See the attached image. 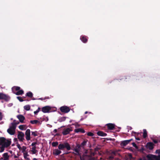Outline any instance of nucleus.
I'll return each mask as SVG.
<instances>
[{
    "label": "nucleus",
    "instance_id": "1a4fd4ad",
    "mask_svg": "<svg viewBox=\"0 0 160 160\" xmlns=\"http://www.w3.org/2000/svg\"><path fill=\"white\" fill-rule=\"evenodd\" d=\"M154 144L152 142H148L146 145V147L147 149L150 150H152L154 148Z\"/></svg>",
    "mask_w": 160,
    "mask_h": 160
},
{
    "label": "nucleus",
    "instance_id": "de8ad7c7",
    "mask_svg": "<svg viewBox=\"0 0 160 160\" xmlns=\"http://www.w3.org/2000/svg\"><path fill=\"white\" fill-rule=\"evenodd\" d=\"M156 153L158 154H160V149H157L156 151Z\"/></svg>",
    "mask_w": 160,
    "mask_h": 160
},
{
    "label": "nucleus",
    "instance_id": "39448f33",
    "mask_svg": "<svg viewBox=\"0 0 160 160\" xmlns=\"http://www.w3.org/2000/svg\"><path fill=\"white\" fill-rule=\"evenodd\" d=\"M18 138L19 141L23 142L25 140L24 138V134L22 132L18 131Z\"/></svg>",
    "mask_w": 160,
    "mask_h": 160
},
{
    "label": "nucleus",
    "instance_id": "dca6fc26",
    "mask_svg": "<svg viewBox=\"0 0 160 160\" xmlns=\"http://www.w3.org/2000/svg\"><path fill=\"white\" fill-rule=\"evenodd\" d=\"M61 152V151L59 149H56L53 150V153L55 155H59Z\"/></svg>",
    "mask_w": 160,
    "mask_h": 160
},
{
    "label": "nucleus",
    "instance_id": "680f3d73",
    "mask_svg": "<svg viewBox=\"0 0 160 160\" xmlns=\"http://www.w3.org/2000/svg\"><path fill=\"white\" fill-rule=\"evenodd\" d=\"M132 132L133 133H136V132Z\"/></svg>",
    "mask_w": 160,
    "mask_h": 160
},
{
    "label": "nucleus",
    "instance_id": "a878e982",
    "mask_svg": "<svg viewBox=\"0 0 160 160\" xmlns=\"http://www.w3.org/2000/svg\"><path fill=\"white\" fill-rule=\"evenodd\" d=\"M143 131V137L144 138H145L147 137V131L145 129H144Z\"/></svg>",
    "mask_w": 160,
    "mask_h": 160
},
{
    "label": "nucleus",
    "instance_id": "603ef678",
    "mask_svg": "<svg viewBox=\"0 0 160 160\" xmlns=\"http://www.w3.org/2000/svg\"><path fill=\"white\" fill-rule=\"evenodd\" d=\"M77 147H78V148H80L82 147L81 146H80V145H77Z\"/></svg>",
    "mask_w": 160,
    "mask_h": 160
},
{
    "label": "nucleus",
    "instance_id": "72a5a7b5",
    "mask_svg": "<svg viewBox=\"0 0 160 160\" xmlns=\"http://www.w3.org/2000/svg\"><path fill=\"white\" fill-rule=\"evenodd\" d=\"M58 142H54L52 143V146L53 147H56L58 145Z\"/></svg>",
    "mask_w": 160,
    "mask_h": 160
},
{
    "label": "nucleus",
    "instance_id": "c85d7f7f",
    "mask_svg": "<svg viewBox=\"0 0 160 160\" xmlns=\"http://www.w3.org/2000/svg\"><path fill=\"white\" fill-rule=\"evenodd\" d=\"M24 108L27 111H28L30 109V106L28 105H26L24 107Z\"/></svg>",
    "mask_w": 160,
    "mask_h": 160
},
{
    "label": "nucleus",
    "instance_id": "a211bd4d",
    "mask_svg": "<svg viewBox=\"0 0 160 160\" xmlns=\"http://www.w3.org/2000/svg\"><path fill=\"white\" fill-rule=\"evenodd\" d=\"M20 89V88L18 86H14L12 88V92L14 93L16 91H18Z\"/></svg>",
    "mask_w": 160,
    "mask_h": 160
},
{
    "label": "nucleus",
    "instance_id": "9d476101",
    "mask_svg": "<svg viewBox=\"0 0 160 160\" xmlns=\"http://www.w3.org/2000/svg\"><path fill=\"white\" fill-rule=\"evenodd\" d=\"M26 139L27 141L30 140V130L29 129H27L25 132Z\"/></svg>",
    "mask_w": 160,
    "mask_h": 160
},
{
    "label": "nucleus",
    "instance_id": "f704fd0d",
    "mask_svg": "<svg viewBox=\"0 0 160 160\" xmlns=\"http://www.w3.org/2000/svg\"><path fill=\"white\" fill-rule=\"evenodd\" d=\"M73 150L75 152L77 153H76V154L78 155L79 154V150L78 148H75Z\"/></svg>",
    "mask_w": 160,
    "mask_h": 160
},
{
    "label": "nucleus",
    "instance_id": "e433bc0d",
    "mask_svg": "<svg viewBox=\"0 0 160 160\" xmlns=\"http://www.w3.org/2000/svg\"><path fill=\"white\" fill-rule=\"evenodd\" d=\"M132 146L134 147L136 149H138V147L137 145L135 143L133 142V143H132Z\"/></svg>",
    "mask_w": 160,
    "mask_h": 160
},
{
    "label": "nucleus",
    "instance_id": "393cba45",
    "mask_svg": "<svg viewBox=\"0 0 160 160\" xmlns=\"http://www.w3.org/2000/svg\"><path fill=\"white\" fill-rule=\"evenodd\" d=\"M33 93L31 92H29L26 94V96L30 98H32L33 97Z\"/></svg>",
    "mask_w": 160,
    "mask_h": 160
},
{
    "label": "nucleus",
    "instance_id": "cd10ccee",
    "mask_svg": "<svg viewBox=\"0 0 160 160\" xmlns=\"http://www.w3.org/2000/svg\"><path fill=\"white\" fill-rule=\"evenodd\" d=\"M87 141V140H85L83 141V142L81 144L80 146H81L83 148L86 145Z\"/></svg>",
    "mask_w": 160,
    "mask_h": 160
},
{
    "label": "nucleus",
    "instance_id": "ea45409f",
    "mask_svg": "<svg viewBox=\"0 0 160 160\" xmlns=\"http://www.w3.org/2000/svg\"><path fill=\"white\" fill-rule=\"evenodd\" d=\"M144 149L143 147H141L140 149H138V151L141 152H142L144 151Z\"/></svg>",
    "mask_w": 160,
    "mask_h": 160
},
{
    "label": "nucleus",
    "instance_id": "37998d69",
    "mask_svg": "<svg viewBox=\"0 0 160 160\" xmlns=\"http://www.w3.org/2000/svg\"><path fill=\"white\" fill-rule=\"evenodd\" d=\"M2 118V113L0 112V121H1Z\"/></svg>",
    "mask_w": 160,
    "mask_h": 160
},
{
    "label": "nucleus",
    "instance_id": "473e14b6",
    "mask_svg": "<svg viewBox=\"0 0 160 160\" xmlns=\"http://www.w3.org/2000/svg\"><path fill=\"white\" fill-rule=\"evenodd\" d=\"M23 156L25 159L28 158L27 157L29 156L28 151H26V152L23 153Z\"/></svg>",
    "mask_w": 160,
    "mask_h": 160
},
{
    "label": "nucleus",
    "instance_id": "f3484780",
    "mask_svg": "<svg viewBox=\"0 0 160 160\" xmlns=\"http://www.w3.org/2000/svg\"><path fill=\"white\" fill-rule=\"evenodd\" d=\"M11 135H13L15 132V130L9 128L7 131Z\"/></svg>",
    "mask_w": 160,
    "mask_h": 160
},
{
    "label": "nucleus",
    "instance_id": "79ce46f5",
    "mask_svg": "<svg viewBox=\"0 0 160 160\" xmlns=\"http://www.w3.org/2000/svg\"><path fill=\"white\" fill-rule=\"evenodd\" d=\"M100 149V148L97 147L94 148L95 152H96L97 151H98V150Z\"/></svg>",
    "mask_w": 160,
    "mask_h": 160
},
{
    "label": "nucleus",
    "instance_id": "f257e3e1",
    "mask_svg": "<svg viewBox=\"0 0 160 160\" xmlns=\"http://www.w3.org/2000/svg\"><path fill=\"white\" fill-rule=\"evenodd\" d=\"M11 143L10 139H7L3 137L0 138V145L8 148L11 145Z\"/></svg>",
    "mask_w": 160,
    "mask_h": 160
},
{
    "label": "nucleus",
    "instance_id": "b1692460",
    "mask_svg": "<svg viewBox=\"0 0 160 160\" xmlns=\"http://www.w3.org/2000/svg\"><path fill=\"white\" fill-rule=\"evenodd\" d=\"M66 117H61L58 120V121L59 122L64 121L66 119Z\"/></svg>",
    "mask_w": 160,
    "mask_h": 160
},
{
    "label": "nucleus",
    "instance_id": "bf43d9fd",
    "mask_svg": "<svg viewBox=\"0 0 160 160\" xmlns=\"http://www.w3.org/2000/svg\"><path fill=\"white\" fill-rule=\"evenodd\" d=\"M33 160H37V159H36V158H34L33 159Z\"/></svg>",
    "mask_w": 160,
    "mask_h": 160
},
{
    "label": "nucleus",
    "instance_id": "49530a36",
    "mask_svg": "<svg viewBox=\"0 0 160 160\" xmlns=\"http://www.w3.org/2000/svg\"><path fill=\"white\" fill-rule=\"evenodd\" d=\"M139 160H147V159L145 157H143L142 158H139Z\"/></svg>",
    "mask_w": 160,
    "mask_h": 160
},
{
    "label": "nucleus",
    "instance_id": "423d86ee",
    "mask_svg": "<svg viewBox=\"0 0 160 160\" xmlns=\"http://www.w3.org/2000/svg\"><path fill=\"white\" fill-rule=\"evenodd\" d=\"M60 110L62 112L67 113L69 112L70 109L66 106H62L60 108Z\"/></svg>",
    "mask_w": 160,
    "mask_h": 160
},
{
    "label": "nucleus",
    "instance_id": "ddd939ff",
    "mask_svg": "<svg viewBox=\"0 0 160 160\" xmlns=\"http://www.w3.org/2000/svg\"><path fill=\"white\" fill-rule=\"evenodd\" d=\"M17 118L19 120L20 122L23 123L24 120L25 119L24 117L21 114H19L17 116Z\"/></svg>",
    "mask_w": 160,
    "mask_h": 160
},
{
    "label": "nucleus",
    "instance_id": "5fc2aeb1",
    "mask_svg": "<svg viewBox=\"0 0 160 160\" xmlns=\"http://www.w3.org/2000/svg\"><path fill=\"white\" fill-rule=\"evenodd\" d=\"M57 132V129H55L53 131V132H54L55 133H56V132Z\"/></svg>",
    "mask_w": 160,
    "mask_h": 160
},
{
    "label": "nucleus",
    "instance_id": "c03bdc74",
    "mask_svg": "<svg viewBox=\"0 0 160 160\" xmlns=\"http://www.w3.org/2000/svg\"><path fill=\"white\" fill-rule=\"evenodd\" d=\"M17 147H18V148L20 150H21V148L22 147H21L20 146V144H18L17 145Z\"/></svg>",
    "mask_w": 160,
    "mask_h": 160
},
{
    "label": "nucleus",
    "instance_id": "052dcab7",
    "mask_svg": "<svg viewBox=\"0 0 160 160\" xmlns=\"http://www.w3.org/2000/svg\"><path fill=\"white\" fill-rule=\"evenodd\" d=\"M88 113V112L87 111H86L85 112V114H86Z\"/></svg>",
    "mask_w": 160,
    "mask_h": 160
},
{
    "label": "nucleus",
    "instance_id": "e2e57ef3",
    "mask_svg": "<svg viewBox=\"0 0 160 160\" xmlns=\"http://www.w3.org/2000/svg\"><path fill=\"white\" fill-rule=\"evenodd\" d=\"M32 99L33 100H35V98H32Z\"/></svg>",
    "mask_w": 160,
    "mask_h": 160
},
{
    "label": "nucleus",
    "instance_id": "4468645a",
    "mask_svg": "<svg viewBox=\"0 0 160 160\" xmlns=\"http://www.w3.org/2000/svg\"><path fill=\"white\" fill-rule=\"evenodd\" d=\"M106 125L107 126L108 129L110 130H113L115 126L114 124L111 123L107 124Z\"/></svg>",
    "mask_w": 160,
    "mask_h": 160
},
{
    "label": "nucleus",
    "instance_id": "bb28decb",
    "mask_svg": "<svg viewBox=\"0 0 160 160\" xmlns=\"http://www.w3.org/2000/svg\"><path fill=\"white\" fill-rule=\"evenodd\" d=\"M26 149L27 148L26 146H23L22 147L21 150H22V152L24 153L26 152V151H27L26 150Z\"/></svg>",
    "mask_w": 160,
    "mask_h": 160
},
{
    "label": "nucleus",
    "instance_id": "aec40b11",
    "mask_svg": "<svg viewBox=\"0 0 160 160\" xmlns=\"http://www.w3.org/2000/svg\"><path fill=\"white\" fill-rule=\"evenodd\" d=\"M98 135L101 136H105L107 135V133L104 132L102 131H99L97 132Z\"/></svg>",
    "mask_w": 160,
    "mask_h": 160
},
{
    "label": "nucleus",
    "instance_id": "4d7b16f0",
    "mask_svg": "<svg viewBox=\"0 0 160 160\" xmlns=\"http://www.w3.org/2000/svg\"><path fill=\"white\" fill-rule=\"evenodd\" d=\"M25 159H26V160H30V159H29V158H26Z\"/></svg>",
    "mask_w": 160,
    "mask_h": 160
},
{
    "label": "nucleus",
    "instance_id": "69168bd1",
    "mask_svg": "<svg viewBox=\"0 0 160 160\" xmlns=\"http://www.w3.org/2000/svg\"><path fill=\"white\" fill-rule=\"evenodd\" d=\"M3 159V158H1V159Z\"/></svg>",
    "mask_w": 160,
    "mask_h": 160
},
{
    "label": "nucleus",
    "instance_id": "58836bf2",
    "mask_svg": "<svg viewBox=\"0 0 160 160\" xmlns=\"http://www.w3.org/2000/svg\"><path fill=\"white\" fill-rule=\"evenodd\" d=\"M87 135L88 136H92L94 135V134L92 132H90L88 133Z\"/></svg>",
    "mask_w": 160,
    "mask_h": 160
},
{
    "label": "nucleus",
    "instance_id": "a19ab883",
    "mask_svg": "<svg viewBox=\"0 0 160 160\" xmlns=\"http://www.w3.org/2000/svg\"><path fill=\"white\" fill-rule=\"evenodd\" d=\"M152 141L155 144H156V143H158V142L157 140L154 139H152Z\"/></svg>",
    "mask_w": 160,
    "mask_h": 160
},
{
    "label": "nucleus",
    "instance_id": "412c9836",
    "mask_svg": "<svg viewBox=\"0 0 160 160\" xmlns=\"http://www.w3.org/2000/svg\"><path fill=\"white\" fill-rule=\"evenodd\" d=\"M24 93V91L22 90H19L17 92H15L14 93L17 95H22Z\"/></svg>",
    "mask_w": 160,
    "mask_h": 160
},
{
    "label": "nucleus",
    "instance_id": "09e8293b",
    "mask_svg": "<svg viewBox=\"0 0 160 160\" xmlns=\"http://www.w3.org/2000/svg\"><path fill=\"white\" fill-rule=\"evenodd\" d=\"M49 97H46L45 98V99H49ZM38 99L39 100H43L44 99H43L42 98H38Z\"/></svg>",
    "mask_w": 160,
    "mask_h": 160
},
{
    "label": "nucleus",
    "instance_id": "8fccbe9b",
    "mask_svg": "<svg viewBox=\"0 0 160 160\" xmlns=\"http://www.w3.org/2000/svg\"><path fill=\"white\" fill-rule=\"evenodd\" d=\"M13 140L14 142H17L18 141V139L16 138H14Z\"/></svg>",
    "mask_w": 160,
    "mask_h": 160
},
{
    "label": "nucleus",
    "instance_id": "f03ea898",
    "mask_svg": "<svg viewBox=\"0 0 160 160\" xmlns=\"http://www.w3.org/2000/svg\"><path fill=\"white\" fill-rule=\"evenodd\" d=\"M58 148L62 150L66 148L68 151H69L71 149L70 144L67 142L60 143L58 145Z\"/></svg>",
    "mask_w": 160,
    "mask_h": 160
},
{
    "label": "nucleus",
    "instance_id": "c756f323",
    "mask_svg": "<svg viewBox=\"0 0 160 160\" xmlns=\"http://www.w3.org/2000/svg\"><path fill=\"white\" fill-rule=\"evenodd\" d=\"M30 123L32 124H37L40 122L38 120H31L30 122Z\"/></svg>",
    "mask_w": 160,
    "mask_h": 160
},
{
    "label": "nucleus",
    "instance_id": "6e6552de",
    "mask_svg": "<svg viewBox=\"0 0 160 160\" xmlns=\"http://www.w3.org/2000/svg\"><path fill=\"white\" fill-rule=\"evenodd\" d=\"M51 108L49 106H46L42 108V111L44 113H48L50 112Z\"/></svg>",
    "mask_w": 160,
    "mask_h": 160
},
{
    "label": "nucleus",
    "instance_id": "6ab92c4d",
    "mask_svg": "<svg viewBox=\"0 0 160 160\" xmlns=\"http://www.w3.org/2000/svg\"><path fill=\"white\" fill-rule=\"evenodd\" d=\"M74 131L76 133L81 132L82 133H84L85 132V130L81 128L76 129H75Z\"/></svg>",
    "mask_w": 160,
    "mask_h": 160
},
{
    "label": "nucleus",
    "instance_id": "6e6d98bb",
    "mask_svg": "<svg viewBox=\"0 0 160 160\" xmlns=\"http://www.w3.org/2000/svg\"><path fill=\"white\" fill-rule=\"evenodd\" d=\"M129 158H132V155H131V154H130L129 155Z\"/></svg>",
    "mask_w": 160,
    "mask_h": 160
},
{
    "label": "nucleus",
    "instance_id": "f8f14e48",
    "mask_svg": "<svg viewBox=\"0 0 160 160\" xmlns=\"http://www.w3.org/2000/svg\"><path fill=\"white\" fill-rule=\"evenodd\" d=\"M132 140V139H130L123 141L121 142L120 145L122 146H125L129 143Z\"/></svg>",
    "mask_w": 160,
    "mask_h": 160
},
{
    "label": "nucleus",
    "instance_id": "20e7f679",
    "mask_svg": "<svg viewBox=\"0 0 160 160\" xmlns=\"http://www.w3.org/2000/svg\"><path fill=\"white\" fill-rule=\"evenodd\" d=\"M10 97L8 95L2 93H0V99H3L6 102L8 101Z\"/></svg>",
    "mask_w": 160,
    "mask_h": 160
},
{
    "label": "nucleus",
    "instance_id": "a18cd8bd",
    "mask_svg": "<svg viewBox=\"0 0 160 160\" xmlns=\"http://www.w3.org/2000/svg\"><path fill=\"white\" fill-rule=\"evenodd\" d=\"M5 148V147H4L3 146H2V147L0 148L1 152H3Z\"/></svg>",
    "mask_w": 160,
    "mask_h": 160
},
{
    "label": "nucleus",
    "instance_id": "338daca9",
    "mask_svg": "<svg viewBox=\"0 0 160 160\" xmlns=\"http://www.w3.org/2000/svg\"><path fill=\"white\" fill-rule=\"evenodd\" d=\"M94 153H93V156L94 155Z\"/></svg>",
    "mask_w": 160,
    "mask_h": 160
},
{
    "label": "nucleus",
    "instance_id": "0e129e2a",
    "mask_svg": "<svg viewBox=\"0 0 160 160\" xmlns=\"http://www.w3.org/2000/svg\"><path fill=\"white\" fill-rule=\"evenodd\" d=\"M82 119H82V118H81V120H82Z\"/></svg>",
    "mask_w": 160,
    "mask_h": 160
},
{
    "label": "nucleus",
    "instance_id": "4be33fe9",
    "mask_svg": "<svg viewBox=\"0 0 160 160\" xmlns=\"http://www.w3.org/2000/svg\"><path fill=\"white\" fill-rule=\"evenodd\" d=\"M4 160H9V156L8 155V153H5L3 155Z\"/></svg>",
    "mask_w": 160,
    "mask_h": 160
},
{
    "label": "nucleus",
    "instance_id": "9b49d317",
    "mask_svg": "<svg viewBox=\"0 0 160 160\" xmlns=\"http://www.w3.org/2000/svg\"><path fill=\"white\" fill-rule=\"evenodd\" d=\"M72 131V129L69 128H68L63 130L62 134L64 135H66L69 133V132Z\"/></svg>",
    "mask_w": 160,
    "mask_h": 160
},
{
    "label": "nucleus",
    "instance_id": "0eeeda50",
    "mask_svg": "<svg viewBox=\"0 0 160 160\" xmlns=\"http://www.w3.org/2000/svg\"><path fill=\"white\" fill-rule=\"evenodd\" d=\"M37 143L36 142H33L31 144V146L32 147V150H31V152H32V154H35L38 151L36 150V145Z\"/></svg>",
    "mask_w": 160,
    "mask_h": 160
},
{
    "label": "nucleus",
    "instance_id": "2eb2a0df",
    "mask_svg": "<svg viewBox=\"0 0 160 160\" xmlns=\"http://www.w3.org/2000/svg\"><path fill=\"white\" fill-rule=\"evenodd\" d=\"M81 40L84 43H86L88 40V37L86 36H81L80 37Z\"/></svg>",
    "mask_w": 160,
    "mask_h": 160
},
{
    "label": "nucleus",
    "instance_id": "3c124183",
    "mask_svg": "<svg viewBox=\"0 0 160 160\" xmlns=\"http://www.w3.org/2000/svg\"><path fill=\"white\" fill-rule=\"evenodd\" d=\"M89 160H95V158H91Z\"/></svg>",
    "mask_w": 160,
    "mask_h": 160
},
{
    "label": "nucleus",
    "instance_id": "864d4df0",
    "mask_svg": "<svg viewBox=\"0 0 160 160\" xmlns=\"http://www.w3.org/2000/svg\"><path fill=\"white\" fill-rule=\"evenodd\" d=\"M137 140H140V138H135Z\"/></svg>",
    "mask_w": 160,
    "mask_h": 160
},
{
    "label": "nucleus",
    "instance_id": "4c0bfd02",
    "mask_svg": "<svg viewBox=\"0 0 160 160\" xmlns=\"http://www.w3.org/2000/svg\"><path fill=\"white\" fill-rule=\"evenodd\" d=\"M40 108H39V107L38 108V109L36 111L34 112V114H37V113H38L39 112V111H40Z\"/></svg>",
    "mask_w": 160,
    "mask_h": 160
},
{
    "label": "nucleus",
    "instance_id": "2f4dec72",
    "mask_svg": "<svg viewBox=\"0 0 160 160\" xmlns=\"http://www.w3.org/2000/svg\"><path fill=\"white\" fill-rule=\"evenodd\" d=\"M25 125H20L19 126V128L21 130H23L25 128Z\"/></svg>",
    "mask_w": 160,
    "mask_h": 160
},
{
    "label": "nucleus",
    "instance_id": "c9c22d12",
    "mask_svg": "<svg viewBox=\"0 0 160 160\" xmlns=\"http://www.w3.org/2000/svg\"><path fill=\"white\" fill-rule=\"evenodd\" d=\"M17 98L20 101L22 102L23 101V100L22 99V98L21 97L18 96L17 97Z\"/></svg>",
    "mask_w": 160,
    "mask_h": 160
},
{
    "label": "nucleus",
    "instance_id": "7ed1b4c3",
    "mask_svg": "<svg viewBox=\"0 0 160 160\" xmlns=\"http://www.w3.org/2000/svg\"><path fill=\"white\" fill-rule=\"evenodd\" d=\"M148 160H160V155L158 156L148 154L146 156Z\"/></svg>",
    "mask_w": 160,
    "mask_h": 160
},
{
    "label": "nucleus",
    "instance_id": "5701e85b",
    "mask_svg": "<svg viewBox=\"0 0 160 160\" xmlns=\"http://www.w3.org/2000/svg\"><path fill=\"white\" fill-rule=\"evenodd\" d=\"M12 126L9 128H10L15 130L16 127V124L14 122L11 123Z\"/></svg>",
    "mask_w": 160,
    "mask_h": 160
},
{
    "label": "nucleus",
    "instance_id": "7c9ffc66",
    "mask_svg": "<svg viewBox=\"0 0 160 160\" xmlns=\"http://www.w3.org/2000/svg\"><path fill=\"white\" fill-rule=\"evenodd\" d=\"M32 135H33L34 137H36V136H38V132L37 131H35V132H32Z\"/></svg>",
    "mask_w": 160,
    "mask_h": 160
},
{
    "label": "nucleus",
    "instance_id": "13d9d810",
    "mask_svg": "<svg viewBox=\"0 0 160 160\" xmlns=\"http://www.w3.org/2000/svg\"><path fill=\"white\" fill-rule=\"evenodd\" d=\"M16 124V125L17 124H18L19 123V122H14Z\"/></svg>",
    "mask_w": 160,
    "mask_h": 160
}]
</instances>
